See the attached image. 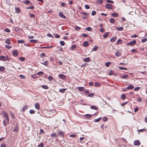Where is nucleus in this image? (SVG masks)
Here are the masks:
<instances>
[{"label":"nucleus","instance_id":"obj_22","mask_svg":"<svg viewBox=\"0 0 147 147\" xmlns=\"http://www.w3.org/2000/svg\"><path fill=\"white\" fill-rule=\"evenodd\" d=\"M128 76L127 75H125L123 76H121V78L123 79H126L128 77Z\"/></svg>","mask_w":147,"mask_h":147},{"label":"nucleus","instance_id":"obj_23","mask_svg":"<svg viewBox=\"0 0 147 147\" xmlns=\"http://www.w3.org/2000/svg\"><path fill=\"white\" fill-rule=\"evenodd\" d=\"M98 46H95L92 49V51H96L98 50Z\"/></svg>","mask_w":147,"mask_h":147},{"label":"nucleus","instance_id":"obj_25","mask_svg":"<svg viewBox=\"0 0 147 147\" xmlns=\"http://www.w3.org/2000/svg\"><path fill=\"white\" fill-rule=\"evenodd\" d=\"M25 41L23 40H18V43H24Z\"/></svg>","mask_w":147,"mask_h":147},{"label":"nucleus","instance_id":"obj_56","mask_svg":"<svg viewBox=\"0 0 147 147\" xmlns=\"http://www.w3.org/2000/svg\"><path fill=\"white\" fill-rule=\"evenodd\" d=\"M9 60H10V59L8 57V56H6L5 57V61H9Z\"/></svg>","mask_w":147,"mask_h":147},{"label":"nucleus","instance_id":"obj_50","mask_svg":"<svg viewBox=\"0 0 147 147\" xmlns=\"http://www.w3.org/2000/svg\"><path fill=\"white\" fill-rule=\"evenodd\" d=\"M103 2L102 0H98L97 1V3L98 4H102Z\"/></svg>","mask_w":147,"mask_h":147},{"label":"nucleus","instance_id":"obj_14","mask_svg":"<svg viewBox=\"0 0 147 147\" xmlns=\"http://www.w3.org/2000/svg\"><path fill=\"white\" fill-rule=\"evenodd\" d=\"M66 90V89L65 88L60 89L59 90V92L61 93H64Z\"/></svg>","mask_w":147,"mask_h":147},{"label":"nucleus","instance_id":"obj_15","mask_svg":"<svg viewBox=\"0 0 147 147\" xmlns=\"http://www.w3.org/2000/svg\"><path fill=\"white\" fill-rule=\"evenodd\" d=\"M5 57L4 56H0V60L1 61H5Z\"/></svg>","mask_w":147,"mask_h":147},{"label":"nucleus","instance_id":"obj_48","mask_svg":"<svg viewBox=\"0 0 147 147\" xmlns=\"http://www.w3.org/2000/svg\"><path fill=\"white\" fill-rule=\"evenodd\" d=\"M51 136L52 137H58V136H57L55 133H52L51 134Z\"/></svg>","mask_w":147,"mask_h":147},{"label":"nucleus","instance_id":"obj_64","mask_svg":"<svg viewBox=\"0 0 147 147\" xmlns=\"http://www.w3.org/2000/svg\"><path fill=\"white\" fill-rule=\"evenodd\" d=\"M43 74V72L42 71H40L38 72L37 73V74L39 75L42 74Z\"/></svg>","mask_w":147,"mask_h":147},{"label":"nucleus","instance_id":"obj_60","mask_svg":"<svg viewBox=\"0 0 147 147\" xmlns=\"http://www.w3.org/2000/svg\"><path fill=\"white\" fill-rule=\"evenodd\" d=\"M20 77L21 78L23 79H24L25 78V76H24L22 75H20Z\"/></svg>","mask_w":147,"mask_h":147},{"label":"nucleus","instance_id":"obj_61","mask_svg":"<svg viewBox=\"0 0 147 147\" xmlns=\"http://www.w3.org/2000/svg\"><path fill=\"white\" fill-rule=\"evenodd\" d=\"M29 16L31 18H34L35 17L34 14L32 13L29 14Z\"/></svg>","mask_w":147,"mask_h":147},{"label":"nucleus","instance_id":"obj_57","mask_svg":"<svg viewBox=\"0 0 147 147\" xmlns=\"http://www.w3.org/2000/svg\"><path fill=\"white\" fill-rule=\"evenodd\" d=\"M4 31L5 32H10V30L8 28H7L5 29L4 30Z\"/></svg>","mask_w":147,"mask_h":147},{"label":"nucleus","instance_id":"obj_30","mask_svg":"<svg viewBox=\"0 0 147 147\" xmlns=\"http://www.w3.org/2000/svg\"><path fill=\"white\" fill-rule=\"evenodd\" d=\"M101 119V117H99L97 119H95L94 120V121L95 122H98L100 121Z\"/></svg>","mask_w":147,"mask_h":147},{"label":"nucleus","instance_id":"obj_5","mask_svg":"<svg viewBox=\"0 0 147 147\" xmlns=\"http://www.w3.org/2000/svg\"><path fill=\"white\" fill-rule=\"evenodd\" d=\"M58 134L59 136L62 137H63L64 136V133L62 131H59L58 132Z\"/></svg>","mask_w":147,"mask_h":147},{"label":"nucleus","instance_id":"obj_42","mask_svg":"<svg viewBox=\"0 0 147 147\" xmlns=\"http://www.w3.org/2000/svg\"><path fill=\"white\" fill-rule=\"evenodd\" d=\"M81 14L84 15L86 16H87L88 15V14L86 12H83L81 13Z\"/></svg>","mask_w":147,"mask_h":147},{"label":"nucleus","instance_id":"obj_38","mask_svg":"<svg viewBox=\"0 0 147 147\" xmlns=\"http://www.w3.org/2000/svg\"><path fill=\"white\" fill-rule=\"evenodd\" d=\"M91 115L90 114H86L85 115V117L88 118H91Z\"/></svg>","mask_w":147,"mask_h":147},{"label":"nucleus","instance_id":"obj_8","mask_svg":"<svg viewBox=\"0 0 147 147\" xmlns=\"http://www.w3.org/2000/svg\"><path fill=\"white\" fill-rule=\"evenodd\" d=\"M59 77L63 79H64L65 78V76L62 74H59Z\"/></svg>","mask_w":147,"mask_h":147},{"label":"nucleus","instance_id":"obj_58","mask_svg":"<svg viewBox=\"0 0 147 147\" xmlns=\"http://www.w3.org/2000/svg\"><path fill=\"white\" fill-rule=\"evenodd\" d=\"M82 36L84 37H87L88 36V35L86 34H82Z\"/></svg>","mask_w":147,"mask_h":147},{"label":"nucleus","instance_id":"obj_44","mask_svg":"<svg viewBox=\"0 0 147 147\" xmlns=\"http://www.w3.org/2000/svg\"><path fill=\"white\" fill-rule=\"evenodd\" d=\"M5 47L6 48L9 49H11L12 48V46H9L8 45H5Z\"/></svg>","mask_w":147,"mask_h":147},{"label":"nucleus","instance_id":"obj_4","mask_svg":"<svg viewBox=\"0 0 147 147\" xmlns=\"http://www.w3.org/2000/svg\"><path fill=\"white\" fill-rule=\"evenodd\" d=\"M59 16L65 19L66 18L65 16L63 15L62 12H59Z\"/></svg>","mask_w":147,"mask_h":147},{"label":"nucleus","instance_id":"obj_21","mask_svg":"<svg viewBox=\"0 0 147 147\" xmlns=\"http://www.w3.org/2000/svg\"><path fill=\"white\" fill-rule=\"evenodd\" d=\"M40 63L46 66H47L48 65V62L47 61H45L43 62H41Z\"/></svg>","mask_w":147,"mask_h":147},{"label":"nucleus","instance_id":"obj_20","mask_svg":"<svg viewBox=\"0 0 147 147\" xmlns=\"http://www.w3.org/2000/svg\"><path fill=\"white\" fill-rule=\"evenodd\" d=\"M121 55V53L119 52L118 51H117L115 54V56L117 57L120 56Z\"/></svg>","mask_w":147,"mask_h":147},{"label":"nucleus","instance_id":"obj_24","mask_svg":"<svg viewBox=\"0 0 147 147\" xmlns=\"http://www.w3.org/2000/svg\"><path fill=\"white\" fill-rule=\"evenodd\" d=\"M110 23L113 24L115 22V20L111 18L110 19Z\"/></svg>","mask_w":147,"mask_h":147},{"label":"nucleus","instance_id":"obj_13","mask_svg":"<svg viewBox=\"0 0 147 147\" xmlns=\"http://www.w3.org/2000/svg\"><path fill=\"white\" fill-rule=\"evenodd\" d=\"M90 108L92 109H94V110H97L98 109V108L96 106H90Z\"/></svg>","mask_w":147,"mask_h":147},{"label":"nucleus","instance_id":"obj_41","mask_svg":"<svg viewBox=\"0 0 147 147\" xmlns=\"http://www.w3.org/2000/svg\"><path fill=\"white\" fill-rule=\"evenodd\" d=\"M118 67L119 69L121 70L124 69L125 70H127V69L126 68L123 67H122L119 66Z\"/></svg>","mask_w":147,"mask_h":147},{"label":"nucleus","instance_id":"obj_40","mask_svg":"<svg viewBox=\"0 0 147 147\" xmlns=\"http://www.w3.org/2000/svg\"><path fill=\"white\" fill-rule=\"evenodd\" d=\"M85 30L88 31H90L92 30V29L89 26L86 28Z\"/></svg>","mask_w":147,"mask_h":147},{"label":"nucleus","instance_id":"obj_53","mask_svg":"<svg viewBox=\"0 0 147 147\" xmlns=\"http://www.w3.org/2000/svg\"><path fill=\"white\" fill-rule=\"evenodd\" d=\"M30 1L29 0H27L24 1V3L25 4H28L30 3Z\"/></svg>","mask_w":147,"mask_h":147},{"label":"nucleus","instance_id":"obj_9","mask_svg":"<svg viewBox=\"0 0 147 147\" xmlns=\"http://www.w3.org/2000/svg\"><path fill=\"white\" fill-rule=\"evenodd\" d=\"M90 61V59L89 57L86 58L84 59V61L85 62H88Z\"/></svg>","mask_w":147,"mask_h":147},{"label":"nucleus","instance_id":"obj_39","mask_svg":"<svg viewBox=\"0 0 147 147\" xmlns=\"http://www.w3.org/2000/svg\"><path fill=\"white\" fill-rule=\"evenodd\" d=\"M60 43L62 46H64L65 45V42L63 41H61L60 42Z\"/></svg>","mask_w":147,"mask_h":147},{"label":"nucleus","instance_id":"obj_17","mask_svg":"<svg viewBox=\"0 0 147 147\" xmlns=\"http://www.w3.org/2000/svg\"><path fill=\"white\" fill-rule=\"evenodd\" d=\"M134 88V86L132 85H130L128 87H127V89L128 90L129 89H133Z\"/></svg>","mask_w":147,"mask_h":147},{"label":"nucleus","instance_id":"obj_16","mask_svg":"<svg viewBox=\"0 0 147 147\" xmlns=\"http://www.w3.org/2000/svg\"><path fill=\"white\" fill-rule=\"evenodd\" d=\"M83 45L84 47L87 46L88 45V43L87 41H84L83 42Z\"/></svg>","mask_w":147,"mask_h":147},{"label":"nucleus","instance_id":"obj_36","mask_svg":"<svg viewBox=\"0 0 147 147\" xmlns=\"http://www.w3.org/2000/svg\"><path fill=\"white\" fill-rule=\"evenodd\" d=\"M126 96L124 94H123L121 96V99L123 100V99H124L126 98Z\"/></svg>","mask_w":147,"mask_h":147},{"label":"nucleus","instance_id":"obj_27","mask_svg":"<svg viewBox=\"0 0 147 147\" xmlns=\"http://www.w3.org/2000/svg\"><path fill=\"white\" fill-rule=\"evenodd\" d=\"M118 15V14L116 13H113L112 14V16L114 17H117Z\"/></svg>","mask_w":147,"mask_h":147},{"label":"nucleus","instance_id":"obj_11","mask_svg":"<svg viewBox=\"0 0 147 147\" xmlns=\"http://www.w3.org/2000/svg\"><path fill=\"white\" fill-rule=\"evenodd\" d=\"M28 106L27 105H25L23 107L22 109V111L23 112L25 111L28 108Z\"/></svg>","mask_w":147,"mask_h":147},{"label":"nucleus","instance_id":"obj_37","mask_svg":"<svg viewBox=\"0 0 147 147\" xmlns=\"http://www.w3.org/2000/svg\"><path fill=\"white\" fill-rule=\"evenodd\" d=\"M93 95H94V94L93 93H91L90 94H88L87 95V96L88 97H93Z\"/></svg>","mask_w":147,"mask_h":147},{"label":"nucleus","instance_id":"obj_49","mask_svg":"<svg viewBox=\"0 0 147 147\" xmlns=\"http://www.w3.org/2000/svg\"><path fill=\"white\" fill-rule=\"evenodd\" d=\"M48 80H49L50 81H52L53 80V78L51 76H49L48 78Z\"/></svg>","mask_w":147,"mask_h":147},{"label":"nucleus","instance_id":"obj_46","mask_svg":"<svg viewBox=\"0 0 147 147\" xmlns=\"http://www.w3.org/2000/svg\"><path fill=\"white\" fill-rule=\"evenodd\" d=\"M30 113L31 114H33L35 113V111L32 109H31L30 111Z\"/></svg>","mask_w":147,"mask_h":147},{"label":"nucleus","instance_id":"obj_63","mask_svg":"<svg viewBox=\"0 0 147 147\" xmlns=\"http://www.w3.org/2000/svg\"><path fill=\"white\" fill-rule=\"evenodd\" d=\"M85 7L86 9H88L90 8V7L88 5H85Z\"/></svg>","mask_w":147,"mask_h":147},{"label":"nucleus","instance_id":"obj_28","mask_svg":"<svg viewBox=\"0 0 147 147\" xmlns=\"http://www.w3.org/2000/svg\"><path fill=\"white\" fill-rule=\"evenodd\" d=\"M42 88L46 89H47L48 88V86L47 85H42Z\"/></svg>","mask_w":147,"mask_h":147},{"label":"nucleus","instance_id":"obj_54","mask_svg":"<svg viewBox=\"0 0 147 147\" xmlns=\"http://www.w3.org/2000/svg\"><path fill=\"white\" fill-rule=\"evenodd\" d=\"M96 12L94 11H92L91 14L92 16H94L96 14Z\"/></svg>","mask_w":147,"mask_h":147},{"label":"nucleus","instance_id":"obj_59","mask_svg":"<svg viewBox=\"0 0 147 147\" xmlns=\"http://www.w3.org/2000/svg\"><path fill=\"white\" fill-rule=\"evenodd\" d=\"M47 36H48V37H51V38H53V36H52V35H51V34H47Z\"/></svg>","mask_w":147,"mask_h":147},{"label":"nucleus","instance_id":"obj_52","mask_svg":"<svg viewBox=\"0 0 147 147\" xmlns=\"http://www.w3.org/2000/svg\"><path fill=\"white\" fill-rule=\"evenodd\" d=\"M19 60L21 61H24L25 60V58L22 57H20L19 58Z\"/></svg>","mask_w":147,"mask_h":147},{"label":"nucleus","instance_id":"obj_29","mask_svg":"<svg viewBox=\"0 0 147 147\" xmlns=\"http://www.w3.org/2000/svg\"><path fill=\"white\" fill-rule=\"evenodd\" d=\"M18 127L17 125H16L15 128L13 129V131L14 132H17L18 131Z\"/></svg>","mask_w":147,"mask_h":147},{"label":"nucleus","instance_id":"obj_7","mask_svg":"<svg viewBox=\"0 0 147 147\" xmlns=\"http://www.w3.org/2000/svg\"><path fill=\"white\" fill-rule=\"evenodd\" d=\"M35 108L38 110H39L40 109V106L39 104L36 103L35 104Z\"/></svg>","mask_w":147,"mask_h":147},{"label":"nucleus","instance_id":"obj_55","mask_svg":"<svg viewBox=\"0 0 147 147\" xmlns=\"http://www.w3.org/2000/svg\"><path fill=\"white\" fill-rule=\"evenodd\" d=\"M107 120V118L106 117H104L102 119V121L104 122L106 121Z\"/></svg>","mask_w":147,"mask_h":147},{"label":"nucleus","instance_id":"obj_34","mask_svg":"<svg viewBox=\"0 0 147 147\" xmlns=\"http://www.w3.org/2000/svg\"><path fill=\"white\" fill-rule=\"evenodd\" d=\"M109 32H106V33L104 35H103V36L104 38H106L107 37L108 35H109Z\"/></svg>","mask_w":147,"mask_h":147},{"label":"nucleus","instance_id":"obj_18","mask_svg":"<svg viewBox=\"0 0 147 147\" xmlns=\"http://www.w3.org/2000/svg\"><path fill=\"white\" fill-rule=\"evenodd\" d=\"M3 117H4L6 118V117H8L7 114L6 113L5 111H3Z\"/></svg>","mask_w":147,"mask_h":147},{"label":"nucleus","instance_id":"obj_10","mask_svg":"<svg viewBox=\"0 0 147 147\" xmlns=\"http://www.w3.org/2000/svg\"><path fill=\"white\" fill-rule=\"evenodd\" d=\"M116 39V36L113 37L110 39V41L112 42H114Z\"/></svg>","mask_w":147,"mask_h":147},{"label":"nucleus","instance_id":"obj_12","mask_svg":"<svg viewBox=\"0 0 147 147\" xmlns=\"http://www.w3.org/2000/svg\"><path fill=\"white\" fill-rule=\"evenodd\" d=\"M5 42L8 45L10 44V39L9 38L7 39L5 41Z\"/></svg>","mask_w":147,"mask_h":147},{"label":"nucleus","instance_id":"obj_62","mask_svg":"<svg viewBox=\"0 0 147 147\" xmlns=\"http://www.w3.org/2000/svg\"><path fill=\"white\" fill-rule=\"evenodd\" d=\"M1 147H7V146L6 144L3 143L1 144Z\"/></svg>","mask_w":147,"mask_h":147},{"label":"nucleus","instance_id":"obj_45","mask_svg":"<svg viewBox=\"0 0 147 147\" xmlns=\"http://www.w3.org/2000/svg\"><path fill=\"white\" fill-rule=\"evenodd\" d=\"M140 87H137L135 88L134 89V90L135 91H138L140 89Z\"/></svg>","mask_w":147,"mask_h":147},{"label":"nucleus","instance_id":"obj_51","mask_svg":"<svg viewBox=\"0 0 147 147\" xmlns=\"http://www.w3.org/2000/svg\"><path fill=\"white\" fill-rule=\"evenodd\" d=\"M147 41V38H144L141 40L142 42H144Z\"/></svg>","mask_w":147,"mask_h":147},{"label":"nucleus","instance_id":"obj_43","mask_svg":"<svg viewBox=\"0 0 147 147\" xmlns=\"http://www.w3.org/2000/svg\"><path fill=\"white\" fill-rule=\"evenodd\" d=\"M122 40H121L119 39L117 42L118 44H121L122 43Z\"/></svg>","mask_w":147,"mask_h":147},{"label":"nucleus","instance_id":"obj_19","mask_svg":"<svg viewBox=\"0 0 147 147\" xmlns=\"http://www.w3.org/2000/svg\"><path fill=\"white\" fill-rule=\"evenodd\" d=\"M78 89L80 90V91H83L84 90V87H78Z\"/></svg>","mask_w":147,"mask_h":147},{"label":"nucleus","instance_id":"obj_47","mask_svg":"<svg viewBox=\"0 0 147 147\" xmlns=\"http://www.w3.org/2000/svg\"><path fill=\"white\" fill-rule=\"evenodd\" d=\"M45 54L44 53H42L40 54V57H45Z\"/></svg>","mask_w":147,"mask_h":147},{"label":"nucleus","instance_id":"obj_33","mask_svg":"<svg viewBox=\"0 0 147 147\" xmlns=\"http://www.w3.org/2000/svg\"><path fill=\"white\" fill-rule=\"evenodd\" d=\"M111 64V62H107L105 63V65L107 67H108Z\"/></svg>","mask_w":147,"mask_h":147},{"label":"nucleus","instance_id":"obj_35","mask_svg":"<svg viewBox=\"0 0 147 147\" xmlns=\"http://www.w3.org/2000/svg\"><path fill=\"white\" fill-rule=\"evenodd\" d=\"M30 42H33V43H36L37 42V41L36 40H31L30 41Z\"/></svg>","mask_w":147,"mask_h":147},{"label":"nucleus","instance_id":"obj_32","mask_svg":"<svg viewBox=\"0 0 147 147\" xmlns=\"http://www.w3.org/2000/svg\"><path fill=\"white\" fill-rule=\"evenodd\" d=\"M5 69L4 67H0V71H3L5 70Z\"/></svg>","mask_w":147,"mask_h":147},{"label":"nucleus","instance_id":"obj_31","mask_svg":"<svg viewBox=\"0 0 147 147\" xmlns=\"http://www.w3.org/2000/svg\"><path fill=\"white\" fill-rule=\"evenodd\" d=\"M94 85L95 86L98 87L100 86V84L98 82H96L94 84Z\"/></svg>","mask_w":147,"mask_h":147},{"label":"nucleus","instance_id":"obj_2","mask_svg":"<svg viewBox=\"0 0 147 147\" xmlns=\"http://www.w3.org/2000/svg\"><path fill=\"white\" fill-rule=\"evenodd\" d=\"M134 144L135 145L139 146L140 144V142L139 140H136L134 141Z\"/></svg>","mask_w":147,"mask_h":147},{"label":"nucleus","instance_id":"obj_6","mask_svg":"<svg viewBox=\"0 0 147 147\" xmlns=\"http://www.w3.org/2000/svg\"><path fill=\"white\" fill-rule=\"evenodd\" d=\"M13 55L14 56H17L18 55V53L17 51H14L12 53Z\"/></svg>","mask_w":147,"mask_h":147},{"label":"nucleus","instance_id":"obj_3","mask_svg":"<svg viewBox=\"0 0 147 147\" xmlns=\"http://www.w3.org/2000/svg\"><path fill=\"white\" fill-rule=\"evenodd\" d=\"M106 7L108 9H113V8L112 5L111 4H107L106 5Z\"/></svg>","mask_w":147,"mask_h":147},{"label":"nucleus","instance_id":"obj_1","mask_svg":"<svg viewBox=\"0 0 147 147\" xmlns=\"http://www.w3.org/2000/svg\"><path fill=\"white\" fill-rule=\"evenodd\" d=\"M136 43V41L135 40H133L132 41L128 42L127 43L128 45L133 46Z\"/></svg>","mask_w":147,"mask_h":147},{"label":"nucleus","instance_id":"obj_26","mask_svg":"<svg viewBox=\"0 0 147 147\" xmlns=\"http://www.w3.org/2000/svg\"><path fill=\"white\" fill-rule=\"evenodd\" d=\"M15 9H16V12L17 13H19L20 11V10L19 8H18V7L16 8Z\"/></svg>","mask_w":147,"mask_h":147}]
</instances>
